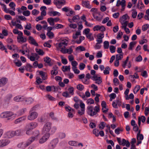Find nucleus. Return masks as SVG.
Masks as SVG:
<instances>
[{"label": "nucleus", "instance_id": "1", "mask_svg": "<svg viewBox=\"0 0 149 149\" xmlns=\"http://www.w3.org/2000/svg\"><path fill=\"white\" fill-rule=\"evenodd\" d=\"M52 123L50 122H47L44 125L42 129V134L49 133L51 129Z\"/></svg>", "mask_w": 149, "mask_h": 149}, {"label": "nucleus", "instance_id": "2", "mask_svg": "<svg viewBox=\"0 0 149 149\" xmlns=\"http://www.w3.org/2000/svg\"><path fill=\"white\" fill-rule=\"evenodd\" d=\"M53 2L59 9L61 8L62 6L65 5L66 3V1L65 0H54Z\"/></svg>", "mask_w": 149, "mask_h": 149}, {"label": "nucleus", "instance_id": "3", "mask_svg": "<svg viewBox=\"0 0 149 149\" xmlns=\"http://www.w3.org/2000/svg\"><path fill=\"white\" fill-rule=\"evenodd\" d=\"M10 143V141L8 139L0 140V148H3L8 145Z\"/></svg>", "mask_w": 149, "mask_h": 149}, {"label": "nucleus", "instance_id": "4", "mask_svg": "<svg viewBox=\"0 0 149 149\" xmlns=\"http://www.w3.org/2000/svg\"><path fill=\"white\" fill-rule=\"evenodd\" d=\"M38 125V123L36 122H32L28 124L26 127V129L32 130L35 128Z\"/></svg>", "mask_w": 149, "mask_h": 149}, {"label": "nucleus", "instance_id": "5", "mask_svg": "<svg viewBox=\"0 0 149 149\" xmlns=\"http://www.w3.org/2000/svg\"><path fill=\"white\" fill-rule=\"evenodd\" d=\"M44 135L39 139V142L40 144H42L45 142L49 138V134H43Z\"/></svg>", "mask_w": 149, "mask_h": 149}, {"label": "nucleus", "instance_id": "6", "mask_svg": "<svg viewBox=\"0 0 149 149\" xmlns=\"http://www.w3.org/2000/svg\"><path fill=\"white\" fill-rule=\"evenodd\" d=\"M38 116V113L35 111L31 112L28 116V119L29 120H33Z\"/></svg>", "mask_w": 149, "mask_h": 149}, {"label": "nucleus", "instance_id": "7", "mask_svg": "<svg viewBox=\"0 0 149 149\" xmlns=\"http://www.w3.org/2000/svg\"><path fill=\"white\" fill-rule=\"evenodd\" d=\"M91 79L94 81H96L95 83L98 84H100L102 82V79L100 77H97L96 75H94L92 77Z\"/></svg>", "mask_w": 149, "mask_h": 149}, {"label": "nucleus", "instance_id": "8", "mask_svg": "<svg viewBox=\"0 0 149 149\" xmlns=\"http://www.w3.org/2000/svg\"><path fill=\"white\" fill-rule=\"evenodd\" d=\"M62 11L65 12L69 11V13H67L66 14V15L68 16H70L71 15H72L74 12L72 11L71 9L69 8V7H65L63 8L62 9Z\"/></svg>", "mask_w": 149, "mask_h": 149}, {"label": "nucleus", "instance_id": "9", "mask_svg": "<svg viewBox=\"0 0 149 149\" xmlns=\"http://www.w3.org/2000/svg\"><path fill=\"white\" fill-rule=\"evenodd\" d=\"M93 107L92 106H88L87 107V113L91 116L96 115L95 112L93 111Z\"/></svg>", "mask_w": 149, "mask_h": 149}, {"label": "nucleus", "instance_id": "10", "mask_svg": "<svg viewBox=\"0 0 149 149\" xmlns=\"http://www.w3.org/2000/svg\"><path fill=\"white\" fill-rule=\"evenodd\" d=\"M29 43L34 46L37 47L38 46V43L36 42L34 38L31 36L29 37Z\"/></svg>", "mask_w": 149, "mask_h": 149}, {"label": "nucleus", "instance_id": "11", "mask_svg": "<svg viewBox=\"0 0 149 149\" xmlns=\"http://www.w3.org/2000/svg\"><path fill=\"white\" fill-rule=\"evenodd\" d=\"M32 134L33 135L32 137L35 138L36 140H38L40 135L39 131L38 130H35L33 132Z\"/></svg>", "mask_w": 149, "mask_h": 149}, {"label": "nucleus", "instance_id": "12", "mask_svg": "<svg viewBox=\"0 0 149 149\" xmlns=\"http://www.w3.org/2000/svg\"><path fill=\"white\" fill-rule=\"evenodd\" d=\"M8 79L6 78H3L0 79V87L4 86L7 83Z\"/></svg>", "mask_w": 149, "mask_h": 149}, {"label": "nucleus", "instance_id": "13", "mask_svg": "<svg viewBox=\"0 0 149 149\" xmlns=\"http://www.w3.org/2000/svg\"><path fill=\"white\" fill-rule=\"evenodd\" d=\"M35 140H36V139L32 136L29 138L28 139L26 143H25L26 146L27 147L30 145L31 143L33 142Z\"/></svg>", "mask_w": 149, "mask_h": 149}, {"label": "nucleus", "instance_id": "14", "mask_svg": "<svg viewBox=\"0 0 149 149\" xmlns=\"http://www.w3.org/2000/svg\"><path fill=\"white\" fill-rule=\"evenodd\" d=\"M68 43V41L67 40L65 39H63L59 44L58 47H65L67 46Z\"/></svg>", "mask_w": 149, "mask_h": 149}, {"label": "nucleus", "instance_id": "15", "mask_svg": "<svg viewBox=\"0 0 149 149\" xmlns=\"http://www.w3.org/2000/svg\"><path fill=\"white\" fill-rule=\"evenodd\" d=\"M82 5L83 6L85 7L88 8L90 9L91 8L89 4V1H82Z\"/></svg>", "mask_w": 149, "mask_h": 149}, {"label": "nucleus", "instance_id": "16", "mask_svg": "<svg viewBox=\"0 0 149 149\" xmlns=\"http://www.w3.org/2000/svg\"><path fill=\"white\" fill-rule=\"evenodd\" d=\"M24 99V97L23 96H17L14 98V100L16 102H19L23 101Z\"/></svg>", "mask_w": 149, "mask_h": 149}, {"label": "nucleus", "instance_id": "17", "mask_svg": "<svg viewBox=\"0 0 149 149\" xmlns=\"http://www.w3.org/2000/svg\"><path fill=\"white\" fill-rule=\"evenodd\" d=\"M136 7L139 9H142L144 8L145 6L141 0H139L136 5Z\"/></svg>", "mask_w": 149, "mask_h": 149}, {"label": "nucleus", "instance_id": "18", "mask_svg": "<svg viewBox=\"0 0 149 149\" xmlns=\"http://www.w3.org/2000/svg\"><path fill=\"white\" fill-rule=\"evenodd\" d=\"M25 68V70L29 72H32V70H31V68H33L32 65H31L30 64L28 63H27L26 66H24Z\"/></svg>", "mask_w": 149, "mask_h": 149}, {"label": "nucleus", "instance_id": "19", "mask_svg": "<svg viewBox=\"0 0 149 149\" xmlns=\"http://www.w3.org/2000/svg\"><path fill=\"white\" fill-rule=\"evenodd\" d=\"M23 101H25L26 104H30L33 102V100L32 98L31 97L28 98H26L24 97Z\"/></svg>", "mask_w": 149, "mask_h": 149}, {"label": "nucleus", "instance_id": "20", "mask_svg": "<svg viewBox=\"0 0 149 149\" xmlns=\"http://www.w3.org/2000/svg\"><path fill=\"white\" fill-rule=\"evenodd\" d=\"M11 22L13 25L15 26L17 28L19 29H23L22 26L21 24H16V22H13V21H12Z\"/></svg>", "mask_w": 149, "mask_h": 149}, {"label": "nucleus", "instance_id": "21", "mask_svg": "<svg viewBox=\"0 0 149 149\" xmlns=\"http://www.w3.org/2000/svg\"><path fill=\"white\" fill-rule=\"evenodd\" d=\"M6 135L9 138H11L15 136L14 131H8L6 133Z\"/></svg>", "mask_w": 149, "mask_h": 149}, {"label": "nucleus", "instance_id": "22", "mask_svg": "<svg viewBox=\"0 0 149 149\" xmlns=\"http://www.w3.org/2000/svg\"><path fill=\"white\" fill-rule=\"evenodd\" d=\"M51 60V59L48 56L44 58V61L46 63L48 64V65L50 66L52 65V64L50 63Z\"/></svg>", "mask_w": 149, "mask_h": 149}, {"label": "nucleus", "instance_id": "23", "mask_svg": "<svg viewBox=\"0 0 149 149\" xmlns=\"http://www.w3.org/2000/svg\"><path fill=\"white\" fill-rule=\"evenodd\" d=\"M13 62L18 67L21 66L22 64L21 61L18 59L14 60Z\"/></svg>", "mask_w": 149, "mask_h": 149}, {"label": "nucleus", "instance_id": "24", "mask_svg": "<svg viewBox=\"0 0 149 149\" xmlns=\"http://www.w3.org/2000/svg\"><path fill=\"white\" fill-rule=\"evenodd\" d=\"M47 21L51 26L54 25V19L52 17H50L48 18Z\"/></svg>", "mask_w": 149, "mask_h": 149}, {"label": "nucleus", "instance_id": "25", "mask_svg": "<svg viewBox=\"0 0 149 149\" xmlns=\"http://www.w3.org/2000/svg\"><path fill=\"white\" fill-rule=\"evenodd\" d=\"M17 39L18 41L20 43H23L26 41V38H24L22 36H17Z\"/></svg>", "mask_w": 149, "mask_h": 149}, {"label": "nucleus", "instance_id": "26", "mask_svg": "<svg viewBox=\"0 0 149 149\" xmlns=\"http://www.w3.org/2000/svg\"><path fill=\"white\" fill-rule=\"evenodd\" d=\"M70 65L63 66L62 68V70L63 72H65L68 70L70 71Z\"/></svg>", "mask_w": 149, "mask_h": 149}, {"label": "nucleus", "instance_id": "27", "mask_svg": "<svg viewBox=\"0 0 149 149\" xmlns=\"http://www.w3.org/2000/svg\"><path fill=\"white\" fill-rule=\"evenodd\" d=\"M49 14L50 16H52V15H53V16H55L56 15L59 16L60 15V13L55 11L49 12Z\"/></svg>", "mask_w": 149, "mask_h": 149}, {"label": "nucleus", "instance_id": "28", "mask_svg": "<svg viewBox=\"0 0 149 149\" xmlns=\"http://www.w3.org/2000/svg\"><path fill=\"white\" fill-rule=\"evenodd\" d=\"M39 74L41 76L43 80H45L46 79V78L45 77L46 73L45 72H44L43 71H39Z\"/></svg>", "mask_w": 149, "mask_h": 149}, {"label": "nucleus", "instance_id": "29", "mask_svg": "<svg viewBox=\"0 0 149 149\" xmlns=\"http://www.w3.org/2000/svg\"><path fill=\"white\" fill-rule=\"evenodd\" d=\"M111 70L109 66H107L105 70L103 71V73L104 74H108L109 73V71Z\"/></svg>", "mask_w": 149, "mask_h": 149}, {"label": "nucleus", "instance_id": "30", "mask_svg": "<svg viewBox=\"0 0 149 149\" xmlns=\"http://www.w3.org/2000/svg\"><path fill=\"white\" fill-rule=\"evenodd\" d=\"M80 19V17L78 15H75L73 17L72 20L74 22H77Z\"/></svg>", "mask_w": 149, "mask_h": 149}, {"label": "nucleus", "instance_id": "31", "mask_svg": "<svg viewBox=\"0 0 149 149\" xmlns=\"http://www.w3.org/2000/svg\"><path fill=\"white\" fill-rule=\"evenodd\" d=\"M36 51L39 55H43L44 54V52L42 49L36 48Z\"/></svg>", "mask_w": 149, "mask_h": 149}, {"label": "nucleus", "instance_id": "32", "mask_svg": "<svg viewBox=\"0 0 149 149\" xmlns=\"http://www.w3.org/2000/svg\"><path fill=\"white\" fill-rule=\"evenodd\" d=\"M140 86L139 85H136L134 87L133 92L134 94H136L138 91L140 90Z\"/></svg>", "mask_w": 149, "mask_h": 149}, {"label": "nucleus", "instance_id": "33", "mask_svg": "<svg viewBox=\"0 0 149 149\" xmlns=\"http://www.w3.org/2000/svg\"><path fill=\"white\" fill-rule=\"evenodd\" d=\"M86 37L90 41L93 40L94 39V37L92 36V34L91 33H90L86 35Z\"/></svg>", "mask_w": 149, "mask_h": 149}, {"label": "nucleus", "instance_id": "34", "mask_svg": "<svg viewBox=\"0 0 149 149\" xmlns=\"http://www.w3.org/2000/svg\"><path fill=\"white\" fill-rule=\"evenodd\" d=\"M14 132L15 136H19L21 135L22 132L20 130H17L16 131H14Z\"/></svg>", "mask_w": 149, "mask_h": 149}, {"label": "nucleus", "instance_id": "35", "mask_svg": "<svg viewBox=\"0 0 149 149\" xmlns=\"http://www.w3.org/2000/svg\"><path fill=\"white\" fill-rule=\"evenodd\" d=\"M58 138H56L52 140L51 142V144H53L55 146L58 143Z\"/></svg>", "mask_w": 149, "mask_h": 149}, {"label": "nucleus", "instance_id": "36", "mask_svg": "<svg viewBox=\"0 0 149 149\" xmlns=\"http://www.w3.org/2000/svg\"><path fill=\"white\" fill-rule=\"evenodd\" d=\"M68 143L70 145L72 146H77V142L75 141H70Z\"/></svg>", "mask_w": 149, "mask_h": 149}, {"label": "nucleus", "instance_id": "37", "mask_svg": "<svg viewBox=\"0 0 149 149\" xmlns=\"http://www.w3.org/2000/svg\"><path fill=\"white\" fill-rule=\"evenodd\" d=\"M128 17V16L127 14H126L123 15L122 17L120 18V22L121 23H122V22L123 19L125 20H126L127 19V17Z\"/></svg>", "mask_w": 149, "mask_h": 149}, {"label": "nucleus", "instance_id": "38", "mask_svg": "<svg viewBox=\"0 0 149 149\" xmlns=\"http://www.w3.org/2000/svg\"><path fill=\"white\" fill-rule=\"evenodd\" d=\"M7 118L8 120H9L12 118L11 117L13 115V113L10 111H7Z\"/></svg>", "mask_w": 149, "mask_h": 149}, {"label": "nucleus", "instance_id": "39", "mask_svg": "<svg viewBox=\"0 0 149 149\" xmlns=\"http://www.w3.org/2000/svg\"><path fill=\"white\" fill-rule=\"evenodd\" d=\"M46 35L50 39H52L54 37V33L52 32H47Z\"/></svg>", "mask_w": 149, "mask_h": 149}, {"label": "nucleus", "instance_id": "40", "mask_svg": "<svg viewBox=\"0 0 149 149\" xmlns=\"http://www.w3.org/2000/svg\"><path fill=\"white\" fill-rule=\"evenodd\" d=\"M7 112L6 111L2 113L0 115V117L1 118H7Z\"/></svg>", "mask_w": 149, "mask_h": 149}, {"label": "nucleus", "instance_id": "41", "mask_svg": "<svg viewBox=\"0 0 149 149\" xmlns=\"http://www.w3.org/2000/svg\"><path fill=\"white\" fill-rule=\"evenodd\" d=\"M7 112L6 111L2 113L0 115V117L1 118H7Z\"/></svg>", "mask_w": 149, "mask_h": 149}, {"label": "nucleus", "instance_id": "42", "mask_svg": "<svg viewBox=\"0 0 149 149\" xmlns=\"http://www.w3.org/2000/svg\"><path fill=\"white\" fill-rule=\"evenodd\" d=\"M22 14L24 15L25 16H28L30 15V12L29 11L26 10L23 11Z\"/></svg>", "mask_w": 149, "mask_h": 149}, {"label": "nucleus", "instance_id": "43", "mask_svg": "<svg viewBox=\"0 0 149 149\" xmlns=\"http://www.w3.org/2000/svg\"><path fill=\"white\" fill-rule=\"evenodd\" d=\"M76 51L79 52V50L80 51H83L85 50V47H77L76 48Z\"/></svg>", "mask_w": 149, "mask_h": 149}, {"label": "nucleus", "instance_id": "44", "mask_svg": "<svg viewBox=\"0 0 149 149\" xmlns=\"http://www.w3.org/2000/svg\"><path fill=\"white\" fill-rule=\"evenodd\" d=\"M85 37L83 36H80L79 38V40H76V43L77 44H79L81 42L82 40H83L85 39Z\"/></svg>", "mask_w": 149, "mask_h": 149}, {"label": "nucleus", "instance_id": "45", "mask_svg": "<svg viewBox=\"0 0 149 149\" xmlns=\"http://www.w3.org/2000/svg\"><path fill=\"white\" fill-rule=\"evenodd\" d=\"M123 58V55L122 54H117L116 55V60L119 61V60H121Z\"/></svg>", "mask_w": 149, "mask_h": 149}, {"label": "nucleus", "instance_id": "46", "mask_svg": "<svg viewBox=\"0 0 149 149\" xmlns=\"http://www.w3.org/2000/svg\"><path fill=\"white\" fill-rule=\"evenodd\" d=\"M66 47H61L60 51L63 54H66L68 52V49H65Z\"/></svg>", "mask_w": 149, "mask_h": 149}, {"label": "nucleus", "instance_id": "47", "mask_svg": "<svg viewBox=\"0 0 149 149\" xmlns=\"http://www.w3.org/2000/svg\"><path fill=\"white\" fill-rule=\"evenodd\" d=\"M36 82L37 84L39 85L42 82V81L40 77H38L36 78Z\"/></svg>", "mask_w": 149, "mask_h": 149}, {"label": "nucleus", "instance_id": "48", "mask_svg": "<svg viewBox=\"0 0 149 149\" xmlns=\"http://www.w3.org/2000/svg\"><path fill=\"white\" fill-rule=\"evenodd\" d=\"M82 22L80 21L77 23V24L78 25V28L79 31L81 30L83 28V26L82 24Z\"/></svg>", "mask_w": 149, "mask_h": 149}, {"label": "nucleus", "instance_id": "49", "mask_svg": "<svg viewBox=\"0 0 149 149\" xmlns=\"http://www.w3.org/2000/svg\"><path fill=\"white\" fill-rule=\"evenodd\" d=\"M84 88V86L81 84H79L77 86V88L80 91L83 90Z\"/></svg>", "mask_w": 149, "mask_h": 149}, {"label": "nucleus", "instance_id": "50", "mask_svg": "<svg viewBox=\"0 0 149 149\" xmlns=\"http://www.w3.org/2000/svg\"><path fill=\"white\" fill-rule=\"evenodd\" d=\"M85 65L84 63H81L79 64V69L81 70H83L85 68Z\"/></svg>", "mask_w": 149, "mask_h": 149}, {"label": "nucleus", "instance_id": "51", "mask_svg": "<svg viewBox=\"0 0 149 149\" xmlns=\"http://www.w3.org/2000/svg\"><path fill=\"white\" fill-rule=\"evenodd\" d=\"M49 116L52 119L54 120H57V118L54 116V114L53 112H51L49 114Z\"/></svg>", "mask_w": 149, "mask_h": 149}, {"label": "nucleus", "instance_id": "52", "mask_svg": "<svg viewBox=\"0 0 149 149\" xmlns=\"http://www.w3.org/2000/svg\"><path fill=\"white\" fill-rule=\"evenodd\" d=\"M132 10L133 11V12L132 13V17L133 18H135L137 15V12L135 10L132 9Z\"/></svg>", "mask_w": 149, "mask_h": 149}, {"label": "nucleus", "instance_id": "53", "mask_svg": "<svg viewBox=\"0 0 149 149\" xmlns=\"http://www.w3.org/2000/svg\"><path fill=\"white\" fill-rule=\"evenodd\" d=\"M63 26L61 24H56L55 25V26L53 27V28H56L57 29L63 28Z\"/></svg>", "mask_w": 149, "mask_h": 149}, {"label": "nucleus", "instance_id": "54", "mask_svg": "<svg viewBox=\"0 0 149 149\" xmlns=\"http://www.w3.org/2000/svg\"><path fill=\"white\" fill-rule=\"evenodd\" d=\"M39 105H36L34 106L33 107L30 109L29 112H30L33 111H36L38 109Z\"/></svg>", "mask_w": 149, "mask_h": 149}, {"label": "nucleus", "instance_id": "55", "mask_svg": "<svg viewBox=\"0 0 149 149\" xmlns=\"http://www.w3.org/2000/svg\"><path fill=\"white\" fill-rule=\"evenodd\" d=\"M66 135L63 132H61L59 133V137L61 139H63L65 137Z\"/></svg>", "mask_w": 149, "mask_h": 149}, {"label": "nucleus", "instance_id": "56", "mask_svg": "<svg viewBox=\"0 0 149 149\" xmlns=\"http://www.w3.org/2000/svg\"><path fill=\"white\" fill-rule=\"evenodd\" d=\"M9 6L14 10H15V4L13 2H11L9 4Z\"/></svg>", "mask_w": 149, "mask_h": 149}, {"label": "nucleus", "instance_id": "57", "mask_svg": "<svg viewBox=\"0 0 149 149\" xmlns=\"http://www.w3.org/2000/svg\"><path fill=\"white\" fill-rule=\"evenodd\" d=\"M105 123L104 122H101L99 125V128L101 130L103 129L105 126Z\"/></svg>", "mask_w": 149, "mask_h": 149}, {"label": "nucleus", "instance_id": "58", "mask_svg": "<svg viewBox=\"0 0 149 149\" xmlns=\"http://www.w3.org/2000/svg\"><path fill=\"white\" fill-rule=\"evenodd\" d=\"M94 112H95V113L96 115L97 113L99 112L100 111V109L99 107L97 106H95V107L94 109Z\"/></svg>", "mask_w": 149, "mask_h": 149}, {"label": "nucleus", "instance_id": "59", "mask_svg": "<svg viewBox=\"0 0 149 149\" xmlns=\"http://www.w3.org/2000/svg\"><path fill=\"white\" fill-rule=\"evenodd\" d=\"M99 130L96 129H94L93 131V133L96 136H99L98 133Z\"/></svg>", "mask_w": 149, "mask_h": 149}, {"label": "nucleus", "instance_id": "60", "mask_svg": "<svg viewBox=\"0 0 149 149\" xmlns=\"http://www.w3.org/2000/svg\"><path fill=\"white\" fill-rule=\"evenodd\" d=\"M26 110V108L22 109L18 112V114L20 115H22L24 114L25 111Z\"/></svg>", "mask_w": 149, "mask_h": 149}, {"label": "nucleus", "instance_id": "61", "mask_svg": "<svg viewBox=\"0 0 149 149\" xmlns=\"http://www.w3.org/2000/svg\"><path fill=\"white\" fill-rule=\"evenodd\" d=\"M130 76L131 77V78L132 79L133 81L135 80L134 78L136 79H138L139 78V76L138 75V74L136 73H134V75H130Z\"/></svg>", "mask_w": 149, "mask_h": 149}, {"label": "nucleus", "instance_id": "62", "mask_svg": "<svg viewBox=\"0 0 149 149\" xmlns=\"http://www.w3.org/2000/svg\"><path fill=\"white\" fill-rule=\"evenodd\" d=\"M97 42L96 43L95 47H100V46L99 45L102 42V39H98L97 40Z\"/></svg>", "mask_w": 149, "mask_h": 149}, {"label": "nucleus", "instance_id": "63", "mask_svg": "<svg viewBox=\"0 0 149 149\" xmlns=\"http://www.w3.org/2000/svg\"><path fill=\"white\" fill-rule=\"evenodd\" d=\"M47 98H48L49 100H52V101H55L56 100V99L53 97L52 96H51L50 95H47Z\"/></svg>", "mask_w": 149, "mask_h": 149}, {"label": "nucleus", "instance_id": "64", "mask_svg": "<svg viewBox=\"0 0 149 149\" xmlns=\"http://www.w3.org/2000/svg\"><path fill=\"white\" fill-rule=\"evenodd\" d=\"M149 25L148 24L145 25L143 26L142 27V29L143 31H145L147 30L149 28Z\"/></svg>", "mask_w": 149, "mask_h": 149}]
</instances>
